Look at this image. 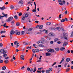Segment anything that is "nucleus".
Returning a JSON list of instances; mask_svg holds the SVG:
<instances>
[{"mask_svg": "<svg viewBox=\"0 0 73 73\" xmlns=\"http://www.w3.org/2000/svg\"><path fill=\"white\" fill-rule=\"evenodd\" d=\"M50 72V71L48 70H46V73H49Z\"/></svg>", "mask_w": 73, "mask_h": 73, "instance_id": "nucleus-35", "label": "nucleus"}, {"mask_svg": "<svg viewBox=\"0 0 73 73\" xmlns=\"http://www.w3.org/2000/svg\"><path fill=\"white\" fill-rule=\"evenodd\" d=\"M45 33L46 34L48 33V31L47 30L45 32Z\"/></svg>", "mask_w": 73, "mask_h": 73, "instance_id": "nucleus-62", "label": "nucleus"}, {"mask_svg": "<svg viewBox=\"0 0 73 73\" xmlns=\"http://www.w3.org/2000/svg\"><path fill=\"white\" fill-rule=\"evenodd\" d=\"M62 66L61 65H58V68H60V67H61Z\"/></svg>", "mask_w": 73, "mask_h": 73, "instance_id": "nucleus-58", "label": "nucleus"}, {"mask_svg": "<svg viewBox=\"0 0 73 73\" xmlns=\"http://www.w3.org/2000/svg\"><path fill=\"white\" fill-rule=\"evenodd\" d=\"M55 50L57 51H58L59 50V48H56Z\"/></svg>", "mask_w": 73, "mask_h": 73, "instance_id": "nucleus-39", "label": "nucleus"}, {"mask_svg": "<svg viewBox=\"0 0 73 73\" xmlns=\"http://www.w3.org/2000/svg\"><path fill=\"white\" fill-rule=\"evenodd\" d=\"M33 46L35 47V48H38L37 47V46L35 44H34L33 45Z\"/></svg>", "mask_w": 73, "mask_h": 73, "instance_id": "nucleus-26", "label": "nucleus"}, {"mask_svg": "<svg viewBox=\"0 0 73 73\" xmlns=\"http://www.w3.org/2000/svg\"><path fill=\"white\" fill-rule=\"evenodd\" d=\"M37 34H41V33L40 32H38V33H37Z\"/></svg>", "mask_w": 73, "mask_h": 73, "instance_id": "nucleus-60", "label": "nucleus"}, {"mask_svg": "<svg viewBox=\"0 0 73 73\" xmlns=\"http://www.w3.org/2000/svg\"><path fill=\"white\" fill-rule=\"evenodd\" d=\"M33 70V68H31L30 71V72H32Z\"/></svg>", "mask_w": 73, "mask_h": 73, "instance_id": "nucleus-64", "label": "nucleus"}, {"mask_svg": "<svg viewBox=\"0 0 73 73\" xmlns=\"http://www.w3.org/2000/svg\"><path fill=\"white\" fill-rule=\"evenodd\" d=\"M2 14L3 15L4 17H5L6 18H7L8 17V15H7V14H3V13H2Z\"/></svg>", "mask_w": 73, "mask_h": 73, "instance_id": "nucleus-15", "label": "nucleus"}, {"mask_svg": "<svg viewBox=\"0 0 73 73\" xmlns=\"http://www.w3.org/2000/svg\"><path fill=\"white\" fill-rule=\"evenodd\" d=\"M25 16H24L22 18V20H25Z\"/></svg>", "mask_w": 73, "mask_h": 73, "instance_id": "nucleus-34", "label": "nucleus"}, {"mask_svg": "<svg viewBox=\"0 0 73 73\" xmlns=\"http://www.w3.org/2000/svg\"><path fill=\"white\" fill-rule=\"evenodd\" d=\"M48 35L50 36H54L55 35L52 33H49Z\"/></svg>", "mask_w": 73, "mask_h": 73, "instance_id": "nucleus-12", "label": "nucleus"}, {"mask_svg": "<svg viewBox=\"0 0 73 73\" xmlns=\"http://www.w3.org/2000/svg\"><path fill=\"white\" fill-rule=\"evenodd\" d=\"M64 30V29L63 28H60V30H61L62 31H63Z\"/></svg>", "mask_w": 73, "mask_h": 73, "instance_id": "nucleus-48", "label": "nucleus"}, {"mask_svg": "<svg viewBox=\"0 0 73 73\" xmlns=\"http://www.w3.org/2000/svg\"><path fill=\"white\" fill-rule=\"evenodd\" d=\"M36 52H38L39 51H40V50H39L38 49H36Z\"/></svg>", "mask_w": 73, "mask_h": 73, "instance_id": "nucleus-36", "label": "nucleus"}, {"mask_svg": "<svg viewBox=\"0 0 73 73\" xmlns=\"http://www.w3.org/2000/svg\"><path fill=\"white\" fill-rule=\"evenodd\" d=\"M48 52H54V50L52 49H49L48 50Z\"/></svg>", "mask_w": 73, "mask_h": 73, "instance_id": "nucleus-7", "label": "nucleus"}, {"mask_svg": "<svg viewBox=\"0 0 73 73\" xmlns=\"http://www.w3.org/2000/svg\"><path fill=\"white\" fill-rule=\"evenodd\" d=\"M13 20V17L12 16L9 17L8 19L6 20V21L7 22H10V21H12Z\"/></svg>", "mask_w": 73, "mask_h": 73, "instance_id": "nucleus-3", "label": "nucleus"}, {"mask_svg": "<svg viewBox=\"0 0 73 73\" xmlns=\"http://www.w3.org/2000/svg\"><path fill=\"white\" fill-rule=\"evenodd\" d=\"M61 14L59 16V18L60 19H61Z\"/></svg>", "mask_w": 73, "mask_h": 73, "instance_id": "nucleus-49", "label": "nucleus"}, {"mask_svg": "<svg viewBox=\"0 0 73 73\" xmlns=\"http://www.w3.org/2000/svg\"><path fill=\"white\" fill-rule=\"evenodd\" d=\"M6 26V23H5V24H4L3 25V26L4 27H5Z\"/></svg>", "mask_w": 73, "mask_h": 73, "instance_id": "nucleus-52", "label": "nucleus"}, {"mask_svg": "<svg viewBox=\"0 0 73 73\" xmlns=\"http://www.w3.org/2000/svg\"><path fill=\"white\" fill-rule=\"evenodd\" d=\"M3 46V44L1 43H0V47H2Z\"/></svg>", "mask_w": 73, "mask_h": 73, "instance_id": "nucleus-50", "label": "nucleus"}, {"mask_svg": "<svg viewBox=\"0 0 73 73\" xmlns=\"http://www.w3.org/2000/svg\"><path fill=\"white\" fill-rule=\"evenodd\" d=\"M19 16H21L22 15V13H20L19 14Z\"/></svg>", "mask_w": 73, "mask_h": 73, "instance_id": "nucleus-51", "label": "nucleus"}, {"mask_svg": "<svg viewBox=\"0 0 73 73\" xmlns=\"http://www.w3.org/2000/svg\"><path fill=\"white\" fill-rule=\"evenodd\" d=\"M52 68H50L48 69V70L49 71L51 72L52 70Z\"/></svg>", "mask_w": 73, "mask_h": 73, "instance_id": "nucleus-31", "label": "nucleus"}, {"mask_svg": "<svg viewBox=\"0 0 73 73\" xmlns=\"http://www.w3.org/2000/svg\"><path fill=\"white\" fill-rule=\"evenodd\" d=\"M70 58H67L66 59V61H67V62H69L70 61Z\"/></svg>", "mask_w": 73, "mask_h": 73, "instance_id": "nucleus-22", "label": "nucleus"}, {"mask_svg": "<svg viewBox=\"0 0 73 73\" xmlns=\"http://www.w3.org/2000/svg\"><path fill=\"white\" fill-rule=\"evenodd\" d=\"M25 17L27 18L29 16V14H25Z\"/></svg>", "mask_w": 73, "mask_h": 73, "instance_id": "nucleus-24", "label": "nucleus"}, {"mask_svg": "<svg viewBox=\"0 0 73 73\" xmlns=\"http://www.w3.org/2000/svg\"><path fill=\"white\" fill-rule=\"evenodd\" d=\"M28 3L29 4H32V2H31V1H30L29 2H28Z\"/></svg>", "mask_w": 73, "mask_h": 73, "instance_id": "nucleus-45", "label": "nucleus"}, {"mask_svg": "<svg viewBox=\"0 0 73 73\" xmlns=\"http://www.w3.org/2000/svg\"><path fill=\"white\" fill-rule=\"evenodd\" d=\"M70 70V69L69 68H67L66 69V72H69Z\"/></svg>", "mask_w": 73, "mask_h": 73, "instance_id": "nucleus-29", "label": "nucleus"}, {"mask_svg": "<svg viewBox=\"0 0 73 73\" xmlns=\"http://www.w3.org/2000/svg\"><path fill=\"white\" fill-rule=\"evenodd\" d=\"M56 62H54L52 65V66H53L54 65L56 64Z\"/></svg>", "mask_w": 73, "mask_h": 73, "instance_id": "nucleus-56", "label": "nucleus"}, {"mask_svg": "<svg viewBox=\"0 0 73 73\" xmlns=\"http://www.w3.org/2000/svg\"><path fill=\"white\" fill-rule=\"evenodd\" d=\"M15 33V32L14 31H13V30H12L11 31V32H10V36H11L12 35H13V34Z\"/></svg>", "mask_w": 73, "mask_h": 73, "instance_id": "nucleus-6", "label": "nucleus"}, {"mask_svg": "<svg viewBox=\"0 0 73 73\" xmlns=\"http://www.w3.org/2000/svg\"><path fill=\"white\" fill-rule=\"evenodd\" d=\"M14 17L16 20H17L18 19V17L16 15H15Z\"/></svg>", "mask_w": 73, "mask_h": 73, "instance_id": "nucleus-27", "label": "nucleus"}, {"mask_svg": "<svg viewBox=\"0 0 73 73\" xmlns=\"http://www.w3.org/2000/svg\"><path fill=\"white\" fill-rule=\"evenodd\" d=\"M46 24L47 25L49 26V25H50L51 24V23H50V22H48L46 23Z\"/></svg>", "mask_w": 73, "mask_h": 73, "instance_id": "nucleus-20", "label": "nucleus"}, {"mask_svg": "<svg viewBox=\"0 0 73 73\" xmlns=\"http://www.w3.org/2000/svg\"><path fill=\"white\" fill-rule=\"evenodd\" d=\"M41 57H42V56H40V57H39V60L38 61H36V62H40L41 61Z\"/></svg>", "mask_w": 73, "mask_h": 73, "instance_id": "nucleus-11", "label": "nucleus"}, {"mask_svg": "<svg viewBox=\"0 0 73 73\" xmlns=\"http://www.w3.org/2000/svg\"><path fill=\"white\" fill-rule=\"evenodd\" d=\"M54 30L55 31H60V27H57L55 28Z\"/></svg>", "mask_w": 73, "mask_h": 73, "instance_id": "nucleus-9", "label": "nucleus"}, {"mask_svg": "<svg viewBox=\"0 0 73 73\" xmlns=\"http://www.w3.org/2000/svg\"><path fill=\"white\" fill-rule=\"evenodd\" d=\"M59 40H60L58 38H55L54 40V42H56L58 41H59Z\"/></svg>", "mask_w": 73, "mask_h": 73, "instance_id": "nucleus-17", "label": "nucleus"}, {"mask_svg": "<svg viewBox=\"0 0 73 73\" xmlns=\"http://www.w3.org/2000/svg\"><path fill=\"white\" fill-rule=\"evenodd\" d=\"M0 52L2 54H4L6 53L7 52V50H5L4 49H1L0 50Z\"/></svg>", "mask_w": 73, "mask_h": 73, "instance_id": "nucleus-4", "label": "nucleus"}, {"mask_svg": "<svg viewBox=\"0 0 73 73\" xmlns=\"http://www.w3.org/2000/svg\"><path fill=\"white\" fill-rule=\"evenodd\" d=\"M4 62L5 64H7L8 63V60H5Z\"/></svg>", "mask_w": 73, "mask_h": 73, "instance_id": "nucleus-30", "label": "nucleus"}, {"mask_svg": "<svg viewBox=\"0 0 73 73\" xmlns=\"http://www.w3.org/2000/svg\"><path fill=\"white\" fill-rule=\"evenodd\" d=\"M2 69L3 70H5L6 69V67L5 66H4L2 68Z\"/></svg>", "mask_w": 73, "mask_h": 73, "instance_id": "nucleus-21", "label": "nucleus"}, {"mask_svg": "<svg viewBox=\"0 0 73 73\" xmlns=\"http://www.w3.org/2000/svg\"><path fill=\"white\" fill-rule=\"evenodd\" d=\"M50 54H51L49 52L45 53V55L46 56H50Z\"/></svg>", "mask_w": 73, "mask_h": 73, "instance_id": "nucleus-13", "label": "nucleus"}, {"mask_svg": "<svg viewBox=\"0 0 73 73\" xmlns=\"http://www.w3.org/2000/svg\"><path fill=\"white\" fill-rule=\"evenodd\" d=\"M64 58H62V59L61 61L62 62H63L64 61Z\"/></svg>", "mask_w": 73, "mask_h": 73, "instance_id": "nucleus-57", "label": "nucleus"}, {"mask_svg": "<svg viewBox=\"0 0 73 73\" xmlns=\"http://www.w3.org/2000/svg\"><path fill=\"white\" fill-rule=\"evenodd\" d=\"M32 51L33 53H35V50L34 49H33Z\"/></svg>", "mask_w": 73, "mask_h": 73, "instance_id": "nucleus-53", "label": "nucleus"}, {"mask_svg": "<svg viewBox=\"0 0 73 73\" xmlns=\"http://www.w3.org/2000/svg\"><path fill=\"white\" fill-rule=\"evenodd\" d=\"M24 68H25V67H24V66H23V67L21 68V69L22 70H23L24 69Z\"/></svg>", "mask_w": 73, "mask_h": 73, "instance_id": "nucleus-46", "label": "nucleus"}, {"mask_svg": "<svg viewBox=\"0 0 73 73\" xmlns=\"http://www.w3.org/2000/svg\"><path fill=\"white\" fill-rule=\"evenodd\" d=\"M3 62V61L2 60H0V63H1Z\"/></svg>", "mask_w": 73, "mask_h": 73, "instance_id": "nucleus-44", "label": "nucleus"}, {"mask_svg": "<svg viewBox=\"0 0 73 73\" xmlns=\"http://www.w3.org/2000/svg\"><path fill=\"white\" fill-rule=\"evenodd\" d=\"M15 33L16 34V35H19L20 34V32L17 31Z\"/></svg>", "mask_w": 73, "mask_h": 73, "instance_id": "nucleus-16", "label": "nucleus"}, {"mask_svg": "<svg viewBox=\"0 0 73 73\" xmlns=\"http://www.w3.org/2000/svg\"><path fill=\"white\" fill-rule=\"evenodd\" d=\"M0 9L1 10H4L5 9V7H2V8H0Z\"/></svg>", "mask_w": 73, "mask_h": 73, "instance_id": "nucleus-32", "label": "nucleus"}, {"mask_svg": "<svg viewBox=\"0 0 73 73\" xmlns=\"http://www.w3.org/2000/svg\"><path fill=\"white\" fill-rule=\"evenodd\" d=\"M36 12V10L35 9H34L33 10V12Z\"/></svg>", "mask_w": 73, "mask_h": 73, "instance_id": "nucleus-54", "label": "nucleus"}, {"mask_svg": "<svg viewBox=\"0 0 73 73\" xmlns=\"http://www.w3.org/2000/svg\"><path fill=\"white\" fill-rule=\"evenodd\" d=\"M37 43L40 45H38L40 47H43L44 46L43 45H42L44 44V43L41 40H39L37 42Z\"/></svg>", "mask_w": 73, "mask_h": 73, "instance_id": "nucleus-1", "label": "nucleus"}, {"mask_svg": "<svg viewBox=\"0 0 73 73\" xmlns=\"http://www.w3.org/2000/svg\"><path fill=\"white\" fill-rule=\"evenodd\" d=\"M33 29L32 28H30L29 29H28V31H31Z\"/></svg>", "mask_w": 73, "mask_h": 73, "instance_id": "nucleus-38", "label": "nucleus"}, {"mask_svg": "<svg viewBox=\"0 0 73 73\" xmlns=\"http://www.w3.org/2000/svg\"><path fill=\"white\" fill-rule=\"evenodd\" d=\"M6 31H3L1 32V33H5Z\"/></svg>", "mask_w": 73, "mask_h": 73, "instance_id": "nucleus-37", "label": "nucleus"}, {"mask_svg": "<svg viewBox=\"0 0 73 73\" xmlns=\"http://www.w3.org/2000/svg\"><path fill=\"white\" fill-rule=\"evenodd\" d=\"M9 57H7L5 58V59L6 60H8L9 59Z\"/></svg>", "mask_w": 73, "mask_h": 73, "instance_id": "nucleus-61", "label": "nucleus"}, {"mask_svg": "<svg viewBox=\"0 0 73 73\" xmlns=\"http://www.w3.org/2000/svg\"><path fill=\"white\" fill-rule=\"evenodd\" d=\"M20 24L19 22H17L16 23V25L17 26H20Z\"/></svg>", "mask_w": 73, "mask_h": 73, "instance_id": "nucleus-19", "label": "nucleus"}, {"mask_svg": "<svg viewBox=\"0 0 73 73\" xmlns=\"http://www.w3.org/2000/svg\"><path fill=\"white\" fill-rule=\"evenodd\" d=\"M25 33V32L24 31H22L21 33V35H23Z\"/></svg>", "mask_w": 73, "mask_h": 73, "instance_id": "nucleus-33", "label": "nucleus"}, {"mask_svg": "<svg viewBox=\"0 0 73 73\" xmlns=\"http://www.w3.org/2000/svg\"><path fill=\"white\" fill-rule=\"evenodd\" d=\"M53 41H51L50 42L51 44H53Z\"/></svg>", "mask_w": 73, "mask_h": 73, "instance_id": "nucleus-59", "label": "nucleus"}, {"mask_svg": "<svg viewBox=\"0 0 73 73\" xmlns=\"http://www.w3.org/2000/svg\"><path fill=\"white\" fill-rule=\"evenodd\" d=\"M39 27L40 29H41L42 28L43 25H40L39 26Z\"/></svg>", "mask_w": 73, "mask_h": 73, "instance_id": "nucleus-25", "label": "nucleus"}, {"mask_svg": "<svg viewBox=\"0 0 73 73\" xmlns=\"http://www.w3.org/2000/svg\"><path fill=\"white\" fill-rule=\"evenodd\" d=\"M67 52L68 53H70V50H68L67 51Z\"/></svg>", "mask_w": 73, "mask_h": 73, "instance_id": "nucleus-63", "label": "nucleus"}, {"mask_svg": "<svg viewBox=\"0 0 73 73\" xmlns=\"http://www.w3.org/2000/svg\"><path fill=\"white\" fill-rule=\"evenodd\" d=\"M59 3L60 5H63V3H62L61 0H58Z\"/></svg>", "mask_w": 73, "mask_h": 73, "instance_id": "nucleus-10", "label": "nucleus"}, {"mask_svg": "<svg viewBox=\"0 0 73 73\" xmlns=\"http://www.w3.org/2000/svg\"><path fill=\"white\" fill-rule=\"evenodd\" d=\"M60 50H61L62 51H63L65 49V48H64V47H62V48H60Z\"/></svg>", "mask_w": 73, "mask_h": 73, "instance_id": "nucleus-28", "label": "nucleus"}, {"mask_svg": "<svg viewBox=\"0 0 73 73\" xmlns=\"http://www.w3.org/2000/svg\"><path fill=\"white\" fill-rule=\"evenodd\" d=\"M14 6L12 5H11V6H10V9H14Z\"/></svg>", "mask_w": 73, "mask_h": 73, "instance_id": "nucleus-23", "label": "nucleus"}, {"mask_svg": "<svg viewBox=\"0 0 73 73\" xmlns=\"http://www.w3.org/2000/svg\"><path fill=\"white\" fill-rule=\"evenodd\" d=\"M68 35L69 34L68 33H64L63 34V37H64V39L66 40H68V39L67 37L66 36H68Z\"/></svg>", "mask_w": 73, "mask_h": 73, "instance_id": "nucleus-2", "label": "nucleus"}, {"mask_svg": "<svg viewBox=\"0 0 73 73\" xmlns=\"http://www.w3.org/2000/svg\"><path fill=\"white\" fill-rule=\"evenodd\" d=\"M30 70V68H27V70L28 71H29Z\"/></svg>", "mask_w": 73, "mask_h": 73, "instance_id": "nucleus-55", "label": "nucleus"}, {"mask_svg": "<svg viewBox=\"0 0 73 73\" xmlns=\"http://www.w3.org/2000/svg\"><path fill=\"white\" fill-rule=\"evenodd\" d=\"M4 17V16H0V19H2Z\"/></svg>", "mask_w": 73, "mask_h": 73, "instance_id": "nucleus-43", "label": "nucleus"}, {"mask_svg": "<svg viewBox=\"0 0 73 73\" xmlns=\"http://www.w3.org/2000/svg\"><path fill=\"white\" fill-rule=\"evenodd\" d=\"M68 44V43L67 42H64V43L63 44V46H65L67 45Z\"/></svg>", "mask_w": 73, "mask_h": 73, "instance_id": "nucleus-14", "label": "nucleus"}, {"mask_svg": "<svg viewBox=\"0 0 73 73\" xmlns=\"http://www.w3.org/2000/svg\"><path fill=\"white\" fill-rule=\"evenodd\" d=\"M3 57H5L7 56V54H4L3 55Z\"/></svg>", "mask_w": 73, "mask_h": 73, "instance_id": "nucleus-41", "label": "nucleus"}, {"mask_svg": "<svg viewBox=\"0 0 73 73\" xmlns=\"http://www.w3.org/2000/svg\"><path fill=\"white\" fill-rule=\"evenodd\" d=\"M23 4V1L21 0L19 1V5H21Z\"/></svg>", "mask_w": 73, "mask_h": 73, "instance_id": "nucleus-8", "label": "nucleus"}, {"mask_svg": "<svg viewBox=\"0 0 73 73\" xmlns=\"http://www.w3.org/2000/svg\"><path fill=\"white\" fill-rule=\"evenodd\" d=\"M61 43V42H60V41H58L57 42V43L58 44H60Z\"/></svg>", "mask_w": 73, "mask_h": 73, "instance_id": "nucleus-47", "label": "nucleus"}, {"mask_svg": "<svg viewBox=\"0 0 73 73\" xmlns=\"http://www.w3.org/2000/svg\"><path fill=\"white\" fill-rule=\"evenodd\" d=\"M24 55H22L21 56V59H22L23 60H24Z\"/></svg>", "mask_w": 73, "mask_h": 73, "instance_id": "nucleus-18", "label": "nucleus"}, {"mask_svg": "<svg viewBox=\"0 0 73 73\" xmlns=\"http://www.w3.org/2000/svg\"><path fill=\"white\" fill-rule=\"evenodd\" d=\"M14 45H15L16 46V47L17 48L19 46L20 44L19 43H18V42L17 41H16L14 42Z\"/></svg>", "mask_w": 73, "mask_h": 73, "instance_id": "nucleus-5", "label": "nucleus"}, {"mask_svg": "<svg viewBox=\"0 0 73 73\" xmlns=\"http://www.w3.org/2000/svg\"><path fill=\"white\" fill-rule=\"evenodd\" d=\"M65 21V19H62L61 20V22L63 23Z\"/></svg>", "mask_w": 73, "mask_h": 73, "instance_id": "nucleus-40", "label": "nucleus"}, {"mask_svg": "<svg viewBox=\"0 0 73 73\" xmlns=\"http://www.w3.org/2000/svg\"><path fill=\"white\" fill-rule=\"evenodd\" d=\"M43 69V68H38V70H41V69Z\"/></svg>", "mask_w": 73, "mask_h": 73, "instance_id": "nucleus-42", "label": "nucleus"}]
</instances>
